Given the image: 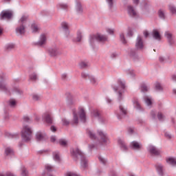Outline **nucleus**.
Here are the masks:
<instances>
[{
    "instance_id": "nucleus-8",
    "label": "nucleus",
    "mask_w": 176,
    "mask_h": 176,
    "mask_svg": "<svg viewBox=\"0 0 176 176\" xmlns=\"http://www.w3.org/2000/svg\"><path fill=\"white\" fill-rule=\"evenodd\" d=\"M148 151L151 155H153L154 156H159L160 155V150L159 148H156V146L153 145H150L148 147Z\"/></svg>"
},
{
    "instance_id": "nucleus-58",
    "label": "nucleus",
    "mask_w": 176,
    "mask_h": 176,
    "mask_svg": "<svg viewBox=\"0 0 176 176\" xmlns=\"http://www.w3.org/2000/svg\"><path fill=\"white\" fill-rule=\"evenodd\" d=\"M62 122L63 123V126H68V124H69V121H68V120L65 119V118H63L62 119Z\"/></svg>"
},
{
    "instance_id": "nucleus-17",
    "label": "nucleus",
    "mask_w": 176,
    "mask_h": 176,
    "mask_svg": "<svg viewBox=\"0 0 176 176\" xmlns=\"http://www.w3.org/2000/svg\"><path fill=\"white\" fill-rule=\"evenodd\" d=\"M155 167L156 170L158 173L159 175H160V176L164 175V171L163 170V165L162 164L157 163L155 165Z\"/></svg>"
},
{
    "instance_id": "nucleus-55",
    "label": "nucleus",
    "mask_w": 176,
    "mask_h": 176,
    "mask_svg": "<svg viewBox=\"0 0 176 176\" xmlns=\"http://www.w3.org/2000/svg\"><path fill=\"white\" fill-rule=\"evenodd\" d=\"M23 121L25 122V123H30V122H32V120H31L30 117L25 116H23Z\"/></svg>"
},
{
    "instance_id": "nucleus-29",
    "label": "nucleus",
    "mask_w": 176,
    "mask_h": 176,
    "mask_svg": "<svg viewBox=\"0 0 176 176\" xmlns=\"http://www.w3.org/2000/svg\"><path fill=\"white\" fill-rule=\"evenodd\" d=\"M118 144L122 151H127V146H126V144H124V142L123 140L120 139L118 140Z\"/></svg>"
},
{
    "instance_id": "nucleus-35",
    "label": "nucleus",
    "mask_w": 176,
    "mask_h": 176,
    "mask_svg": "<svg viewBox=\"0 0 176 176\" xmlns=\"http://www.w3.org/2000/svg\"><path fill=\"white\" fill-rule=\"evenodd\" d=\"M7 103L8 104V105L11 107V108H14V107H16V101L14 100V99H10L8 101H7Z\"/></svg>"
},
{
    "instance_id": "nucleus-6",
    "label": "nucleus",
    "mask_w": 176,
    "mask_h": 176,
    "mask_svg": "<svg viewBox=\"0 0 176 176\" xmlns=\"http://www.w3.org/2000/svg\"><path fill=\"white\" fill-rule=\"evenodd\" d=\"M13 17V12L10 10H3L0 13V20H10Z\"/></svg>"
},
{
    "instance_id": "nucleus-30",
    "label": "nucleus",
    "mask_w": 176,
    "mask_h": 176,
    "mask_svg": "<svg viewBox=\"0 0 176 176\" xmlns=\"http://www.w3.org/2000/svg\"><path fill=\"white\" fill-rule=\"evenodd\" d=\"M168 60H170V56H168L166 57L160 56L159 57V61L162 64H164V63H167V61H168Z\"/></svg>"
},
{
    "instance_id": "nucleus-37",
    "label": "nucleus",
    "mask_w": 176,
    "mask_h": 176,
    "mask_svg": "<svg viewBox=\"0 0 176 176\" xmlns=\"http://www.w3.org/2000/svg\"><path fill=\"white\" fill-rule=\"evenodd\" d=\"M59 144L60 145V146H64L65 148H67V146H68V142L64 139L59 140Z\"/></svg>"
},
{
    "instance_id": "nucleus-27",
    "label": "nucleus",
    "mask_w": 176,
    "mask_h": 176,
    "mask_svg": "<svg viewBox=\"0 0 176 176\" xmlns=\"http://www.w3.org/2000/svg\"><path fill=\"white\" fill-rule=\"evenodd\" d=\"M54 160L55 162H61V159L60 158V153L58 151H55L52 153Z\"/></svg>"
},
{
    "instance_id": "nucleus-43",
    "label": "nucleus",
    "mask_w": 176,
    "mask_h": 176,
    "mask_svg": "<svg viewBox=\"0 0 176 176\" xmlns=\"http://www.w3.org/2000/svg\"><path fill=\"white\" fill-rule=\"evenodd\" d=\"M158 16L160 17L162 20H164L166 19V14H164V12H163L162 10H160L158 11Z\"/></svg>"
},
{
    "instance_id": "nucleus-54",
    "label": "nucleus",
    "mask_w": 176,
    "mask_h": 176,
    "mask_svg": "<svg viewBox=\"0 0 176 176\" xmlns=\"http://www.w3.org/2000/svg\"><path fill=\"white\" fill-rule=\"evenodd\" d=\"M106 1L109 5V9H112L113 8V0H106Z\"/></svg>"
},
{
    "instance_id": "nucleus-13",
    "label": "nucleus",
    "mask_w": 176,
    "mask_h": 176,
    "mask_svg": "<svg viewBox=\"0 0 176 176\" xmlns=\"http://www.w3.org/2000/svg\"><path fill=\"white\" fill-rule=\"evenodd\" d=\"M48 53L51 57H56V56H58V54H60L57 47H52L49 48Z\"/></svg>"
},
{
    "instance_id": "nucleus-31",
    "label": "nucleus",
    "mask_w": 176,
    "mask_h": 176,
    "mask_svg": "<svg viewBox=\"0 0 176 176\" xmlns=\"http://www.w3.org/2000/svg\"><path fill=\"white\" fill-rule=\"evenodd\" d=\"M166 162L170 164V166H176V160L173 157L167 158Z\"/></svg>"
},
{
    "instance_id": "nucleus-60",
    "label": "nucleus",
    "mask_w": 176,
    "mask_h": 176,
    "mask_svg": "<svg viewBox=\"0 0 176 176\" xmlns=\"http://www.w3.org/2000/svg\"><path fill=\"white\" fill-rule=\"evenodd\" d=\"M164 135L168 140H171L172 138L171 134L168 133V132H166Z\"/></svg>"
},
{
    "instance_id": "nucleus-53",
    "label": "nucleus",
    "mask_w": 176,
    "mask_h": 176,
    "mask_svg": "<svg viewBox=\"0 0 176 176\" xmlns=\"http://www.w3.org/2000/svg\"><path fill=\"white\" fill-rule=\"evenodd\" d=\"M31 28L32 32H38V26H36V25H35L34 23L32 24Z\"/></svg>"
},
{
    "instance_id": "nucleus-38",
    "label": "nucleus",
    "mask_w": 176,
    "mask_h": 176,
    "mask_svg": "<svg viewBox=\"0 0 176 176\" xmlns=\"http://www.w3.org/2000/svg\"><path fill=\"white\" fill-rule=\"evenodd\" d=\"M118 84L119 85V86H120L122 90H124V89H126V82L121 79L118 80Z\"/></svg>"
},
{
    "instance_id": "nucleus-48",
    "label": "nucleus",
    "mask_w": 176,
    "mask_h": 176,
    "mask_svg": "<svg viewBox=\"0 0 176 176\" xmlns=\"http://www.w3.org/2000/svg\"><path fill=\"white\" fill-rule=\"evenodd\" d=\"M89 136L91 138V140H96L97 138V136H96V134L94 133L92 131H89L88 132Z\"/></svg>"
},
{
    "instance_id": "nucleus-46",
    "label": "nucleus",
    "mask_w": 176,
    "mask_h": 176,
    "mask_svg": "<svg viewBox=\"0 0 176 176\" xmlns=\"http://www.w3.org/2000/svg\"><path fill=\"white\" fill-rule=\"evenodd\" d=\"M89 79L92 85H96V83H97V79H96L94 76H89Z\"/></svg>"
},
{
    "instance_id": "nucleus-51",
    "label": "nucleus",
    "mask_w": 176,
    "mask_h": 176,
    "mask_svg": "<svg viewBox=\"0 0 176 176\" xmlns=\"http://www.w3.org/2000/svg\"><path fill=\"white\" fill-rule=\"evenodd\" d=\"M155 90H157L160 91L163 90V87H162V85H160V83L159 82L155 83Z\"/></svg>"
},
{
    "instance_id": "nucleus-45",
    "label": "nucleus",
    "mask_w": 176,
    "mask_h": 176,
    "mask_svg": "<svg viewBox=\"0 0 176 176\" xmlns=\"http://www.w3.org/2000/svg\"><path fill=\"white\" fill-rule=\"evenodd\" d=\"M6 137H8V138H17V137H19V134H12V133H6Z\"/></svg>"
},
{
    "instance_id": "nucleus-39",
    "label": "nucleus",
    "mask_w": 176,
    "mask_h": 176,
    "mask_svg": "<svg viewBox=\"0 0 176 176\" xmlns=\"http://www.w3.org/2000/svg\"><path fill=\"white\" fill-rule=\"evenodd\" d=\"M120 39L122 43H123V45H126V43H127V41L126 40V38L124 37V34L121 33L120 34Z\"/></svg>"
},
{
    "instance_id": "nucleus-21",
    "label": "nucleus",
    "mask_w": 176,
    "mask_h": 176,
    "mask_svg": "<svg viewBox=\"0 0 176 176\" xmlns=\"http://www.w3.org/2000/svg\"><path fill=\"white\" fill-rule=\"evenodd\" d=\"M5 156H8L12 157V156H14V151L12 147H7L5 149Z\"/></svg>"
},
{
    "instance_id": "nucleus-52",
    "label": "nucleus",
    "mask_w": 176,
    "mask_h": 176,
    "mask_svg": "<svg viewBox=\"0 0 176 176\" xmlns=\"http://www.w3.org/2000/svg\"><path fill=\"white\" fill-rule=\"evenodd\" d=\"M13 91L16 94H23V91H21V89L17 87L14 88Z\"/></svg>"
},
{
    "instance_id": "nucleus-19",
    "label": "nucleus",
    "mask_w": 176,
    "mask_h": 176,
    "mask_svg": "<svg viewBox=\"0 0 176 176\" xmlns=\"http://www.w3.org/2000/svg\"><path fill=\"white\" fill-rule=\"evenodd\" d=\"M127 10L128 14H129L131 17H135V16H137V12H135V10H134V7L128 6Z\"/></svg>"
},
{
    "instance_id": "nucleus-26",
    "label": "nucleus",
    "mask_w": 176,
    "mask_h": 176,
    "mask_svg": "<svg viewBox=\"0 0 176 176\" xmlns=\"http://www.w3.org/2000/svg\"><path fill=\"white\" fill-rule=\"evenodd\" d=\"M129 56H130V58H133L134 61H135V60H138V56H137L135 50L131 49L129 52Z\"/></svg>"
},
{
    "instance_id": "nucleus-40",
    "label": "nucleus",
    "mask_w": 176,
    "mask_h": 176,
    "mask_svg": "<svg viewBox=\"0 0 176 176\" xmlns=\"http://www.w3.org/2000/svg\"><path fill=\"white\" fill-rule=\"evenodd\" d=\"M29 78L30 80H34L35 82L38 79V75H36V73H33L29 76Z\"/></svg>"
},
{
    "instance_id": "nucleus-12",
    "label": "nucleus",
    "mask_w": 176,
    "mask_h": 176,
    "mask_svg": "<svg viewBox=\"0 0 176 176\" xmlns=\"http://www.w3.org/2000/svg\"><path fill=\"white\" fill-rule=\"evenodd\" d=\"M135 47L138 50H142L144 49V42L142 41V38L140 36L137 38Z\"/></svg>"
},
{
    "instance_id": "nucleus-41",
    "label": "nucleus",
    "mask_w": 176,
    "mask_h": 176,
    "mask_svg": "<svg viewBox=\"0 0 176 176\" xmlns=\"http://www.w3.org/2000/svg\"><path fill=\"white\" fill-rule=\"evenodd\" d=\"M157 118L160 122H163V120H164V115H163L162 112L157 113Z\"/></svg>"
},
{
    "instance_id": "nucleus-56",
    "label": "nucleus",
    "mask_w": 176,
    "mask_h": 176,
    "mask_svg": "<svg viewBox=\"0 0 176 176\" xmlns=\"http://www.w3.org/2000/svg\"><path fill=\"white\" fill-rule=\"evenodd\" d=\"M89 76H91L90 74H87L85 72H82L81 73V77L82 78V79H89Z\"/></svg>"
},
{
    "instance_id": "nucleus-1",
    "label": "nucleus",
    "mask_w": 176,
    "mask_h": 176,
    "mask_svg": "<svg viewBox=\"0 0 176 176\" xmlns=\"http://www.w3.org/2000/svg\"><path fill=\"white\" fill-rule=\"evenodd\" d=\"M71 153L76 161L80 159V166L82 168H87L89 166V161L85 154L82 153L78 148H73L71 151Z\"/></svg>"
},
{
    "instance_id": "nucleus-11",
    "label": "nucleus",
    "mask_w": 176,
    "mask_h": 176,
    "mask_svg": "<svg viewBox=\"0 0 176 176\" xmlns=\"http://www.w3.org/2000/svg\"><path fill=\"white\" fill-rule=\"evenodd\" d=\"M130 146L133 151H141V149H142V144L137 141H133L131 143Z\"/></svg>"
},
{
    "instance_id": "nucleus-20",
    "label": "nucleus",
    "mask_w": 176,
    "mask_h": 176,
    "mask_svg": "<svg viewBox=\"0 0 176 176\" xmlns=\"http://www.w3.org/2000/svg\"><path fill=\"white\" fill-rule=\"evenodd\" d=\"M79 116L81 122L82 123H86V112L83 108H81L79 111Z\"/></svg>"
},
{
    "instance_id": "nucleus-16",
    "label": "nucleus",
    "mask_w": 176,
    "mask_h": 176,
    "mask_svg": "<svg viewBox=\"0 0 176 176\" xmlns=\"http://www.w3.org/2000/svg\"><path fill=\"white\" fill-rule=\"evenodd\" d=\"M79 123V118L78 117V114L76 112L73 111V120L70 122V124L72 126H78Z\"/></svg>"
},
{
    "instance_id": "nucleus-5",
    "label": "nucleus",
    "mask_w": 176,
    "mask_h": 176,
    "mask_svg": "<svg viewBox=\"0 0 176 176\" xmlns=\"http://www.w3.org/2000/svg\"><path fill=\"white\" fill-rule=\"evenodd\" d=\"M0 90L4 91V93H10V90L8 87V84L5 81V77L3 75H0Z\"/></svg>"
},
{
    "instance_id": "nucleus-32",
    "label": "nucleus",
    "mask_w": 176,
    "mask_h": 176,
    "mask_svg": "<svg viewBox=\"0 0 176 176\" xmlns=\"http://www.w3.org/2000/svg\"><path fill=\"white\" fill-rule=\"evenodd\" d=\"M58 9H63V10H68V4L67 3H59L57 5Z\"/></svg>"
},
{
    "instance_id": "nucleus-22",
    "label": "nucleus",
    "mask_w": 176,
    "mask_h": 176,
    "mask_svg": "<svg viewBox=\"0 0 176 176\" xmlns=\"http://www.w3.org/2000/svg\"><path fill=\"white\" fill-rule=\"evenodd\" d=\"M45 43H46V35L41 34L40 36V40L37 42L36 45H38V46H43Z\"/></svg>"
},
{
    "instance_id": "nucleus-49",
    "label": "nucleus",
    "mask_w": 176,
    "mask_h": 176,
    "mask_svg": "<svg viewBox=\"0 0 176 176\" xmlns=\"http://www.w3.org/2000/svg\"><path fill=\"white\" fill-rule=\"evenodd\" d=\"M79 67H80V69H85V68H87V63H86L85 62H81L79 64Z\"/></svg>"
},
{
    "instance_id": "nucleus-36",
    "label": "nucleus",
    "mask_w": 176,
    "mask_h": 176,
    "mask_svg": "<svg viewBox=\"0 0 176 176\" xmlns=\"http://www.w3.org/2000/svg\"><path fill=\"white\" fill-rule=\"evenodd\" d=\"M168 9L172 14H176V7L174 5L170 4Z\"/></svg>"
},
{
    "instance_id": "nucleus-61",
    "label": "nucleus",
    "mask_w": 176,
    "mask_h": 176,
    "mask_svg": "<svg viewBox=\"0 0 176 176\" xmlns=\"http://www.w3.org/2000/svg\"><path fill=\"white\" fill-rule=\"evenodd\" d=\"M65 31V36L67 38H69V29Z\"/></svg>"
},
{
    "instance_id": "nucleus-25",
    "label": "nucleus",
    "mask_w": 176,
    "mask_h": 176,
    "mask_svg": "<svg viewBox=\"0 0 176 176\" xmlns=\"http://www.w3.org/2000/svg\"><path fill=\"white\" fill-rule=\"evenodd\" d=\"M153 37L157 41H160V39H162V36H160V33L157 30H153Z\"/></svg>"
},
{
    "instance_id": "nucleus-9",
    "label": "nucleus",
    "mask_w": 176,
    "mask_h": 176,
    "mask_svg": "<svg viewBox=\"0 0 176 176\" xmlns=\"http://www.w3.org/2000/svg\"><path fill=\"white\" fill-rule=\"evenodd\" d=\"M120 113H117V117L119 120L123 119L127 115V109H124L123 106H119Z\"/></svg>"
},
{
    "instance_id": "nucleus-4",
    "label": "nucleus",
    "mask_w": 176,
    "mask_h": 176,
    "mask_svg": "<svg viewBox=\"0 0 176 176\" xmlns=\"http://www.w3.org/2000/svg\"><path fill=\"white\" fill-rule=\"evenodd\" d=\"M21 138L22 141H24V142H29V141H31V138H32V129H31L30 126L25 125L23 126Z\"/></svg>"
},
{
    "instance_id": "nucleus-62",
    "label": "nucleus",
    "mask_w": 176,
    "mask_h": 176,
    "mask_svg": "<svg viewBox=\"0 0 176 176\" xmlns=\"http://www.w3.org/2000/svg\"><path fill=\"white\" fill-rule=\"evenodd\" d=\"M151 115L153 119H156V113L155 112V111H151Z\"/></svg>"
},
{
    "instance_id": "nucleus-10",
    "label": "nucleus",
    "mask_w": 176,
    "mask_h": 176,
    "mask_svg": "<svg viewBox=\"0 0 176 176\" xmlns=\"http://www.w3.org/2000/svg\"><path fill=\"white\" fill-rule=\"evenodd\" d=\"M98 134L100 138L101 142L102 144H107L109 138H108V134L102 131H98Z\"/></svg>"
},
{
    "instance_id": "nucleus-42",
    "label": "nucleus",
    "mask_w": 176,
    "mask_h": 176,
    "mask_svg": "<svg viewBox=\"0 0 176 176\" xmlns=\"http://www.w3.org/2000/svg\"><path fill=\"white\" fill-rule=\"evenodd\" d=\"M98 159H99V162L102 164H103L104 166H106L107 165V159H105V158H104V157H101V156H99L98 157Z\"/></svg>"
},
{
    "instance_id": "nucleus-3",
    "label": "nucleus",
    "mask_w": 176,
    "mask_h": 176,
    "mask_svg": "<svg viewBox=\"0 0 176 176\" xmlns=\"http://www.w3.org/2000/svg\"><path fill=\"white\" fill-rule=\"evenodd\" d=\"M96 42L102 43L108 41V36L100 34H91L89 36V43L92 47H94V45H96Z\"/></svg>"
},
{
    "instance_id": "nucleus-28",
    "label": "nucleus",
    "mask_w": 176,
    "mask_h": 176,
    "mask_svg": "<svg viewBox=\"0 0 176 176\" xmlns=\"http://www.w3.org/2000/svg\"><path fill=\"white\" fill-rule=\"evenodd\" d=\"M14 47H15L14 44L9 43L5 46V50H6V52H10L11 50H13V49H14Z\"/></svg>"
},
{
    "instance_id": "nucleus-24",
    "label": "nucleus",
    "mask_w": 176,
    "mask_h": 176,
    "mask_svg": "<svg viewBox=\"0 0 176 176\" xmlns=\"http://www.w3.org/2000/svg\"><path fill=\"white\" fill-rule=\"evenodd\" d=\"M76 10L77 13L80 14H82V13H83V7L82 6V3H80V1L76 2Z\"/></svg>"
},
{
    "instance_id": "nucleus-63",
    "label": "nucleus",
    "mask_w": 176,
    "mask_h": 176,
    "mask_svg": "<svg viewBox=\"0 0 176 176\" xmlns=\"http://www.w3.org/2000/svg\"><path fill=\"white\" fill-rule=\"evenodd\" d=\"M133 30H129L128 33H127V36H129L130 38H131V36H133Z\"/></svg>"
},
{
    "instance_id": "nucleus-14",
    "label": "nucleus",
    "mask_w": 176,
    "mask_h": 176,
    "mask_svg": "<svg viewBox=\"0 0 176 176\" xmlns=\"http://www.w3.org/2000/svg\"><path fill=\"white\" fill-rule=\"evenodd\" d=\"M43 119L45 121L47 124H52L53 123V117L52 114L45 113L43 116Z\"/></svg>"
},
{
    "instance_id": "nucleus-50",
    "label": "nucleus",
    "mask_w": 176,
    "mask_h": 176,
    "mask_svg": "<svg viewBox=\"0 0 176 176\" xmlns=\"http://www.w3.org/2000/svg\"><path fill=\"white\" fill-rule=\"evenodd\" d=\"M21 176H28V170H27V168L24 167L22 168Z\"/></svg>"
},
{
    "instance_id": "nucleus-47",
    "label": "nucleus",
    "mask_w": 176,
    "mask_h": 176,
    "mask_svg": "<svg viewBox=\"0 0 176 176\" xmlns=\"http://www.w3.org/2000/svg\"><path fill=\"white\" fill-rule=\"evenodd\" d=\"M61 27L64 31H66L67 30H69L68 28V23L67 22H62Z\"/></svg>"
},
{
    "instance_id": "nucleus-18",
    "label": "nucleus",
    "mask_w": 176,
    "mask_h": 176,
    "mask_svg": "<svg viewBox=\"0 0 176 176\" xmlns=\"http://www.w3.org/2000/svg\"><path fill=\"white\" fill-rule=\"evenodd\" d=\"M91 115L94 118H98V119L99 122H100V123H105V121L104 120V119L102 118H101V115L97 110L92 111Z\"/></svg>"
},
{
    "instance_id": "nucleus-23",
    "label": "nucleus",
    "mask_w": 176,
    "mask_h": 176,
    "mask_svg": "<svg viewBox=\"0 0 176 176\" xmlns=\"http://www.w3.org/2000/svg\"><path fill=\"white\" fill-rule=\"evenodd\" d=\"M133 103L136 109H138V111H144V109H142V107H141V104H140V102H138V98H134Z\"/></svg>"
},
{
    "instance_id": "nucleus-15",
    "label": "nucleus",
    "mask_w": 176,
    "mask_h": 176,
    "mask_svg": "<svg viewBox=\"0 0 176 176\" xmlns=\"http://www.w3.org/2000/svg\"><path fill=\"white\" fill-rule=\"evenodd\" d=\"M165 36L168 40V43H169L170 46H173L175 41H174V37H173V34L168 33V32H165Z\"/></svg>"
},
{
    "instance_id": "nucleus-57",
    "label": "nucleus",
    "mask_w": 176,
    "mask_h": 176,
    "mask_svg": "<svg viewBox=\"0 0 176 176\" xmlns=\"http://www.w3.org/2000/svg\"><path fill=\"white\" fill-rule=\"evenodd\" d=\"M118 100L119 102L123 100V94L120 91H118Z\"/></svg>"
},
{
    "instance_id": "nucleus-59",
    "label": "nucleus",
    "mask_w": 176,
    "mask_h": 176,
    "mask_svg": "<svg viewBox=\"0 0 176 176\" xmlns=\"http://www.w3.org/2000/svg\"><path fill=\"white\" fill-rule=\"evenodd\" d=\"M40 98H41L37 94H34L32 96V99L34 100V101H38V100H40Z\"/></svg>"
},
{
    "instance_id": "nucleus-33",
    "label": "nucleus",
    "mask_w": 176,
    "mask_h": 176,
    "mask_svg": "<svg viewBox=\"0 0 176 176\" xmlns=\"http://www.w3.org/2000/svg\"><path fill=\"white\" fill-rule=\"evenodd\" d=\"M140 89L142 93H146L148 91V85L145 82L140 84Z\"/></svg>"
},
{
    "instance_id": "nucleus-64",
    "label": "nucleus",
    "mask_w": 176,
    "mask_h": 176,
    "mask_svg": "<svg viewBox=\"0 0 176 176\" xmlns=\"http://www.w3.org/2000/svg\"><path fill=\"white\" fill-rule=\"evenodd\" d=\"M0 176H16V175H14L13 173L10 172H8L4 175H0Z\"/></svg>"
},
{
    "instance_id": "nucleus-2",
    "label": "nucleus",
    "mask_w": 176,
    "mask_h": 176,
    "mask_svg": "<svg viewBox=\"0 0 176 176\" xmlns=\"http://www.w3.org/2000/svg\"><path fill=\"white\" fill-rule=\"evenodd\" d=\"M28 20V16L23 15L19 20L18 26L16 28V34L17 35H24L25 34V24Z\"/></svg>"
},
{
    "instance_id": "nucleus-44",
    "label": "nucleus",
    "mask_w": 176,
    "mask_h": 176,
    "mask_svg": "<svg viewBox=\"0 0 176 176\" xmlns=\"http://www.w3.org/2000/svg\"><path fill=\"white\" fill-rule=\"evenodd\" d=\"M82 32H80V31H78L77 32V37L76 39V42H80V41H82Z\"/></svg>"
},
{
    "instance_id": "nucleus-34",
    "label": "nucleus",
    "mask_w": 176,
    "mask_h": 176,
    "mask_svg": "<svg viewBox=\"0 0 176 176\" xmlns=\"http://www.w3.org/2000/svg\"><path fill=\"white\" fill-rule=\"evenodd\" d=\"M144 100L148 107H151V105H152V99H151L148 96H144Z\"/></svg>"
},
{
    "instance_id": "nucleus-7",
    "label": "nucleus",
    "mask_w": 176,
    "mask_h": 176,
    "mask_svg": "<svg viewBox=\"0 0 176 176\" xmlns=\"http://www.w3.org/2000/svg\"><path fill=\"white\" fill-rule=\"evenodd\" d=\"M35 137H36V140L38 142H41V141H45V140H47V135H46V133L42 131L36 132Z\"/></svg>"
}]
</instances>
